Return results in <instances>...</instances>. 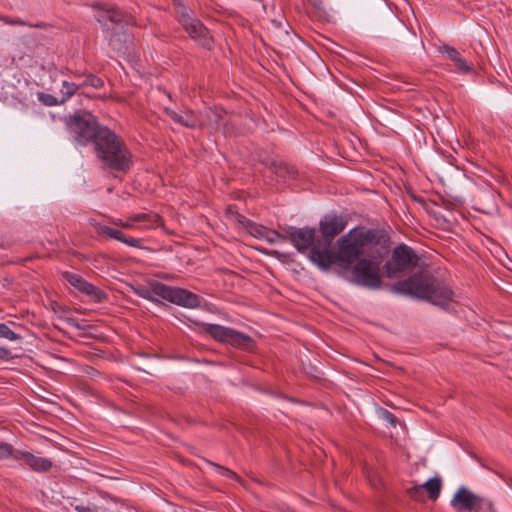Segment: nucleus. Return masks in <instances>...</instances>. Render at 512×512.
<instances>
[{
    "label": "nucleus",
    "mask_w": 512,
    "mask_h": 512,
    "mask_svg": "<svg viewBox=\"0 0 512 512\" xmlns=\"http://www.w3.org/2000/svg\"><path fill=\"white\" fill-rule=\"evenodd\" d=\"M287 240L300 252H309V258L320 269L335 266L336 271L347 281L369 289H378L382 284V257L378 249L377 234L366 228L349 231L337 241V252L329 249V241L316 238V229L290 228Z\"/></svg>",
    "instance_id": "1"
},
{
    "label": "nucleus",
    "mask_w": 512,
    "mask_h": 512,
    "mask_svg": "<svg viewBox=\"0 0 512 512\" xmlns=\"http://www.w3.org/2000/svg\"><path fill=\"white\" fill-rule=\"evenodd\" d=\"M392 290L426 300L442 308L453 301L452 290L428 272L415 273L406 280L398 281L393 285Z\"/></svg>",
    "instance_id": "2"
},
{
    "label": "nucleus",
    "mask_w": 512,
    "mask_h": 512,
    "mask_svg": "<svg viewBox=\"0 0 512 512\" xmlns=\"http://www.w3.org/2000/svg\"><path fill=\"white\" fill-rule=\"evenodd\" d=\"M96 156L113 170L126 172L131 166V154L120 137L109 129H103L95 145Z\"/></svg>",
    "instance_id": "3"
},
{
    "label": "nucleus",
    "mask_w": 512,
    "mask_h": 512,
    "mask_svg": "<svg viewBox=\"0 0 512 512\" xmlns=\"http://www.w3.org/2000/svg\"><path fill=\"white\" fill-rule=\"evenodd\" d=\"M133 290L139 297L152 302L166 300L186 308L200 306V298L196 294L185 289L167 286L157 281L135 287Z\"/></svg>",
    "instance_id": "4"
},
{
    "label": "nucleus",
    "mask_w": 512,
    "mask_h": 512,
    "mask_svg": "<svg viewBox=\"0 0 512 512\" xmlns=\"http://www.w3.org/2000/svg\"><path fill=\"white\" fill-rule=\"evenodd\" d=\"M97 10L95 19L102 25L103 29L112 34L109 38L110 46L117 51L124 49V44L130 40V36L125 30V16L118 9L109 7L104 4H95L93 6Z\"/></svg>",
    "instance_id": "5"
},
{
    "label": "nucleus",
    "mask_w": 512,
    "mask_h": 512,
    "mask_svg": "<svg viewBox=\"0 0 512 512\" xmlns=\"http://www.w3.org/2000/svg\"><path fill=\"white\" fill-rule=\"evenodd\" d=\"M68 126L75 142L82 146L87 145L91 141L95 146L98 135L103 129H106L105 127H100L95 117L88 112L76 113L70 118Z\"/></svg>",
    "instance_id": "6"
},
{
    "label": "nucleus",
    "mask_w": 512,
    "mask_h": 512,
    "mask_svg": "<svg viewBox=\"0 0 512 512\" xmlns=\"http://www.w3.org/2000/svg\"><path fill=\"white\" fill-rule=\"evenodd\" d=\"M419 263V257L414 250L405 244L394 248L392 257L387 263L389 277H397L412 273Z\"/></svg>",
    "instance_id": "7"
},
{
    "label": "nucleus",
    "mask_w": 512,
    "mask_h": 512,
    "mask_svg": "<svg viewBox=\"0 0 512 512\" xmlns=\"http://www.w3.org/2000/svg\"><path fill=\"white\" fill-rule=\"evenodd\" d=\"M177 5V14L179 22L184 28V30L189 34V36L193 40L197 41L202 46L210 47L211 38L206 27L200 22V20L193 17L190 8L185 7L178 1Z\"/></svg>",
    "instance_id": "8"
},
{
    "label": "nucleus",
    "mask_w": 512,
    "mask_h": 512,
    "mask_svg": "<svg viewBox=\"0 0 512 512\" xmlns=\"http://www.w3.org/2000/svg\"><path fill=\"white\" fill-rule=\"evenodd\" d=\"M204 332L218 341L228 343L235 347L245 349L252 347V339L249 336L228 327L217 324H206L204 326Z\"/></svg>",
    "instance_id": "9"
},
{
    "label": "nucleus",
    "mask_w": 512,
    "mask_h": 512,
    "mask_svg": "<svg viewBox=\"0 0 512 512\" xmlns=\"http://www.w3.org/2000/svg\"><path fill=\"white\" fill-rule=\"evenodd\" d=\"M451 507L459 512H479L484 506L491 507V503L462 486L455 492L450 502Z\"/></svg>",
    "instance_id": "10"
},
{
    "label": "nucleus",
    "mask_w": 512,
    "mask_h": 512,
    "mask_svg": "<svg viewBox=\"0 0 512 512\" xmlns=\"http://www.w3.org/2000/svg\"><path fill=\"white\" fill-rule=\"evenodd\" d=\"M346 223L341 217L333 216L326 217L320 222V231L322 233V238L320 241H329V249H331V244L333 238L340 234L345 229Z\"/></svg>",
    "instance_id": "11"
},
{
    "label": "nucleus",
    "mask_w": 512,
    "mask_h": 512,
    "mask_svg": "<svg viewBox=\"0 0 512 512\" xmlns=\"http://www.w3.org/2000/svg\"><path fill=\"white\" fill-rule=\"evenodd\" d=\"M18 461L27 465L35 472H46L52 467V462L48 458L33 455L28 451L18 453Z\"/></svg>",
    "instance_id": "12"
},
{
    "label": "nucleus",
    "mask_w": 512,
    "mask_h": 512,
    "mask_svg": "<svg viewBox=\"0 0 512 512\" xmlns=\"http://www.w3.org/2000/svg\"><path fill=\"white\" fill-rule=\"evenodd\" d=\"M63 277L67 280V282H69L72 286L77 288L79 291H81L89 296H92L97 300L101 299L102 292L99 289H97L95 286H93L92 284L86 282L81 276L74 274V273L65 272L63 274Z\"/></svg>",
    "instance_id": "13"
},
{
    "label": "nucleus",
    "mask_w": 512,
    "mask_h": 512,
    "mask_svg": "<svg viewBox=\"0 0 512 512\" xmlns=\"http://www.w3.org/2000/svg\"><path fill=\"white\" fill-rule=\"evenodd\" d=\"M170 116L175 122L188 128H197L205 125L202 120L189 111L183 113L171 112Z\"/></svg>",
    "instance_id": "14"
},
{
    "label": "nucleus",
    "mask_w": 512,
    "mask_h": 512,
    "mask_svg": "<svg viewBox=\"0 0 512 512\" xmlns=\"http://www.w3.org/2000/svg\"><path fill=\"white\" fill-rule=\"evenodd\" d=\"M141 220L156 221L157 215L151 214V213H140V214H136V215H132V216L128 217V219L126 221L118 219V220H114L113 223L116 226H119V227H122L125 229H133V228L138 229V223H140Z\"/></svg>",
    "instance_id": "15"
},
{
    "label": "nucleus",
    "mask_w": 512,
    "mask_h": 512,
    "mask_svg": "<svg viewBox=\"0 0 512 512\" xmlns=\"http://www.w3.org/2000/svg\"><path fill=\"white\" fill-rule=\"evenodd\" d=\"M443 51L447 54V57L454 62L458 71L462 73H467L471 70L470 66L467 64L466 60L461 56V54L453 47L444 46Z\"/></svg>",
    "instance_id": "16"
},
{
    "label": "nucleus",
    "mask_w": 512,
    "mask_h": 512,
    "mask_svg": "<svg viewBox=\"0 0 512 512\" xmlns=\"http://www.w3.org/2000/svg\"><path fill=\"white\" fill-rule=\"evenodd\" d=\"M270 170L278 178L283 180L294 177L296 174L294 167L282 162H272L270 165Z\"/></svg>",
    "instance_id": "17"
},
{
    "label": "nucleus",
    "mask_w": 512,
    "mask_h": 512,
    "mask_svg": "<svg viewBox=\"0 0 512 512\" xmlns=\"http://www.w3.org/2000/svg\"><path fill=\"white\" fill-rule=\"evenodd\" d=\"M422 487L423 491L425 490L428 493L431 500H436L440 494L442 482L440 478L435 477L426 481Z\"/></svg>",
    "instance_id": "18"
},
{
    "label": "nucleus",
    "mask_w": 512,
    "mask_h": 512,
    "mask_svg": "<svg viewBox=\"0 0 512 512\" xmlns=\"http://www.w3.org/2000/svg\"><path fill=\"white\" fill-rule=\"evenodd\" d=\"M206 117L211 125H213L216 129H219L222 124H226L227 114L222 109H210L207 112Z\"/></svg>",
    "instance_id": "19"
},
{
    "label": "nucleus",
    "mask_w": 512,
    "mask_h": 512,
    "mask_svg": "<svg viewBox=\"0 0 512 512\" xmlns=\"http://www.w3.org/2000/svg\"><path fill=\"white\" fill-rule=\"evenodd\" d=\"M79 87L80 85L75 83L63 81L59 92L60 102H62V104L65 103L77 92Z\"/></svg>",
    "instance_id": "20"
},
{
    "label": "nucleus",
    "mask_w": 512,
    "mask_h": 512,
    "mask_svg": "<svg viewBox=\"0 0 512 512\" xmlns=\"http://www.w3.org/2000/svg\"><path fill=\"white\" fill-rule=\"evenodd\" d=\"M18 453H21V450H14L10 444L0 443V460L13 459L18 461Z\"/></svg>",
    "instance_id": "21"
},
{
    "label": "nucleus",
    "mask_w": 512,
    "mask_h": 512,
    "mask_svg": "<svg viewBox=\"0 0 512 512\" xmlns=\"http://www.w3.org/2000/svg\"><path fill=\"white\" fill-rule=\"evenodd\" d=\"M113 239L118 240L128 246L141 248V240L125 236L120 230L116 229L112 236Z\"/></svg>",
    "instance_id": "22"
},
{
    "label": "nucleus",
    "mask_w": 512,
    "mask_h": 512,
    "mask_svg": "<svg viewBox=\"0 0 512 512\" xmlns=\"http://www.w3.org/2000/svg\"><path fill=\"white\" fill-rule=\"evenodd\" d=\"M70 506L74 508L77 512H104V510L100 507L90 504L86 505L78 502L77 500L71 501Z\"/></svg>",
    "instance_id": "23"
},
{
    "label": "nucleus",
    "mask_w": 512,
    "mask_h": 512,
    "mask_svg": "<svg viewBox=\"0 0 512 512\" xmlns=\"http://www.w3.org/2000/svg\"><path fill=\"white\" fill-rule=\"evenodd\" d=\"M38 100L46 106H56L62 104V102H60L59 97H56L48 93H38Z\"/></svg>",
    "instance_id": "24"
},
{
    "label": "nucleus",
    "mask_w": 512,
    "mask_h": 512,
    "mask_svg": "<svg viewBox=\"0 0 512 512\" xmlns=\"http://www.w3.org/2000/svg\"><path fill=\"white\" fill-rule=\"evenodd\" d=\"M0 337L6 338L10 341H17L21 337L17 333L13 332L6 324L0 323Z\"/></svg>",
    "instance_id": "25"
},
{
    "label": "nucleus",
    "mask_w": 512,
    "mask_h": 512,
    "mask_svg": "<svg viewBox=\"0 0 512 512\" xmlns=\"http://www.w3.org/2000/svg\"><path fill=\"white\" fill-rule=\"evenodd\" d=\"M104 82L101 78H98L94 75H89L86 77V79L83 81L80 86H91L95 89H99L103 86Z\"/></svg>",
    "instance_id": "26"
},
{
    "label": "nucleus",
    "mask_w": 512,
    "mask_h": 512,
    "mask_svg": "<svg viewBox=\"0 0 512 512\" xmlns=\"http://www.w3.org/2000/svg\"><path fill=\"white\" fill-rule=\"evenodd\" d=\"M268 242L270 243H277L280 241H286L287 240V234L281 235L276 231L268 230V234L264 237Z\"/></svg>",
    "instance_id": "27"
},
{
    "label": "nucleus",
    "mask_w": 512,
    "mask_h": 512,
    "mask_svg": "<svg viewBox=\"0 0 512 512\" xmlns=\"http://www.w3.org/2000/svg\"><path fill=\"white\" fill-rule=\"evenodd\" d=\"M214 466L219 474H221L227 478L234 479L236 481H240L239 476L235 472L231 471L230 469L219 466V465H214Z\"/></svg>",
    "instance_id": "28"
},
{
    "label": "nucleus",
    "mask_w": 512,
    "mask_h": 512,
    "mask_svg": "<svg viewBox=\"0 0 512 512\" xmlns=\"http://www.w3.org/2000/svg\"><path fill=\"white\" fill-rule=\"evenodd\" d=\"M160 224V217L157 215L156 221L151 220H141L140 223H138V229H153L157 227Z\"/></svg>",
    "instance_id": "29"
},
{
    "label": "nucleus",
    "mask_w": 512,
    "mask_h": 512,
    "mask_svg": "<svg viewBox=\"0 0 512 512\" xmlns=\"http://www.w3.org/2000/svg\"><path fill=\"white\" fill-rule=\"evenodd\" d=\"M250 233L257 238H264L268 234V230L263 226H251Z\"/></svg>",
    "instance_id": "30"
},
{
    "label": "nucleus",
    "mask_w": 512,
    "mask_h": 512,
    "mask_svg": "<svg viewBox=\"0 0 512 512\" xmlns=\"http://www.w3.org/2000/svg\"><path fill=\"white\" fill-rule=\"evenodd\" d=\"M408 493L412 498L420 500L423 498L424 494L423 487L422 485L413 486L408 490Z\"/></svg>",
    "instance_id": "31"
},
{
    "label": "nucleus",
    "mask_w": 512,
    "mask_h": 512,
    "mask_svg": "<svg viewBox=\"0 0 512 512\" xmlns=\"http://www.w3.org/2000/svg\"><path fill=\"white\" fill-rule=\"evenodd\" d=\"M95 228H96L98 233L105 234V235H107L110 238H112L113 233L116 230V229H113V228H110L108 226L101 225V224H96Z\"/></svg>",
    "instance_id": "32"
},
{
    "label": "nucleus",
    "mask_w": 512,
    "mask_h": 512,
    "mask_svg": "<svg viewBox=\"0 0 512 512\" xmlns=\"http://www.w3.org/2000/svg\"><path fill=\"white\" fill-rule=\"evenodd\" d=\"M383 416L389 423H391L392 425H396L397 418L392 413H390L389 411H384Z\"/></svg>",
    "instance_id": "33"
},
{
    "label": "nucleus",
    "mask_w": 512,
    "mask_h": 512,
    "mask_svg": "<svg viewBox=\"0 0 512 512\" xmlns=\"http://www.w3.org/2000/svg\"><path fill=\"white\" fill-rule=\"evenodd\" d=\"M9 355L10 352L7 349L0 347V358H8Z\"/></svg>",
    "instance_id": "34"
},
{
    "label": "nucleus",
    "mask_w": 512,
    "mask_h": 512,
    "mask_svg": "<svg viewBox=\"0 0 512 512\" xmlns=\"http://www.w3.org/2000/svg\"><path fill=\"white\" fill-rule=\"evenodd\" d=\"M7 23L12 24V25H25L26 24L25 22L21 21L20 19L9 20V21H7Z\"/></svg>",
    "instance_id": "35"
},
{
    "label": "nucleus",
    "mask_w": 512,
    "mask_h": 512,
    "mask_svg": "<svg viewBox=\"0 0 512 512\" xmlns=\"http://www.w3.org/2000/svg\"><path fill=\"white\" fill-rule=\"evenodd\" d=\"M32 27V25H30ZM43 24H36V25H33V27H42Z\"/></svg>",
    "instance_id": "36"
}]
</instances>
